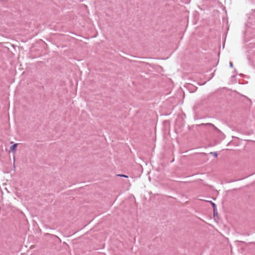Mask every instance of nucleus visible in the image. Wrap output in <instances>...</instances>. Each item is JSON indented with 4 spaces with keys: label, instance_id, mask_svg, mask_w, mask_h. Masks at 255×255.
Instances as JSON below:
<instances>
[{
    "label": "nucleus",
    "instance_id": "f257e3e1",
    "mask_svg": "<svg viewBox=\"0 0 255 255\" xmlns=\"http://www.w3.org/2000/svg\"><path fill=\"white\" fill-rule=\"evenodd\" d=\"M17 143H15L14 144H13L11 147H10V150L13 152H15L16 151V147H17Z\"/></svg>",
    "mask_w": 255,
    "mask_h": 255
},
{
    "label": "nucleus",
    "instance_id": "f03ea898",
    "mask_svg": "<svg viewBox=\"0 0 255 255\" xmlns=\"http://www.w3.org/2000/svg\"><path fill=\"white\" fill-rule=\"evenodd\" d=\"M206 125H208V126L212 127L213 128H215V129L218 130V129L216 127H215V126L214 125H213V124H212L211 123H208V124H206Z\"/></svg>",
    "mask_w": 255,
    "mask_h": 255
},
{
    "label": "nucleus",
    "instance_id": "7ed1b4c3",
    "mask_svg": "<svg viewBox=\"0 0 255 255\" xmlns=\"http://www.w3.org/2000/svg\"><path fill=\"white\" fill-rule=\"evenodd\" d=\"M210 203H211V204L213 207L214 212H215V208H216V204L214 202H212V201H210Z\"/></svg>",
    "mask_w": 255,
    "mask_h": 255
},
{
    "label": "nucleus",
    "instance_id": "20e7f679",
    "mask_svg": "<svg viewBox=\"0 0 255 255\" xmlns=\"http://www.w3.org/2000/svg\"><path fill=\"white\" fill-rule=\"evenodd\" d=\"M210 153L213 154L215 157H217L218 156V153L216 152H211Z\"/></svg>",
    "mask_w": 255,
    "mask_h": 255
},
{
    "label": "nucleus",
    "instance_id": "39448f33",
    "mask_svg": "<svg viewBox=\"0 0 255 255\" xmlns=\"http://www.w3.org/2000/svg\"><path fill=\"white\" fill-rule=\"evenodd\" d=\"M118 176H120V177H125V178L128 177L127 175H125V174H118Z\"/></svg>",
    "mask_w": 255,
    "mask_h": 255
},
{
    "label": "nucleus",
    "instance_id": "423d86ee",
    "mask_svg": "<svg viewBox=\"0 0 255 255\" xmlns=\"http://www.w3.org/2000/svg\"><path fill=\"white\" fill-rule=\"evenodd\" d=\"M230 66L231 67H232H232H233V63H232V62H230Z\"/></svg>",
    "mask_w": 255,
    "mask_h": 255
},
{
    "label": "nucleus",
    "instance_id": "0eeeda50",
    "mask_svg": "<svg viewBox=\"0 0 255 255\" xmlns=\"http://www.w3.org/2000/svg\"><path fill=\"white\" fill-rule=\"evenodd\" d=\"M252 3H255V0H250Z\"/></svg>",
    "mask_w": 255,
    "mask_h": 255
}]
</instances>
